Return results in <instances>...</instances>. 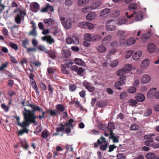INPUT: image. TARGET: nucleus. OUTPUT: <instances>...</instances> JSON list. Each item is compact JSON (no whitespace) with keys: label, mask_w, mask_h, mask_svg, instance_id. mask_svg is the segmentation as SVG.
I'll list each match as a JSON object with an SVG mask.
<instances>
[{"label":"nucleus","mask_w":159,"mask_h":159,"mask_svg":"<svg viewBox=\"0 0 159 159\" xmlns=\"http://www.w3.org/2000/svg\"><path fill=\"white\" fill-rule=\"evenodd\" d=\"M14 13H16L14 16L15 22L17 24H20L24 20V18L26 16V10L24 8H18L15 9Z\"/></svg>","instance_id":"f257e3e1"},{"label":"nucleus","mask_w":159,"mask_h":159,"mask_svg":"<svg viewBox=\"0 0 159 159\" xmlns=\"http://www.w3.org/2000/svg\"><path fill=\"white\" fill-rule=\"evenodd\" d=\"M106 26L108 30L113 31L116 29V22L113 19L108 20L106 22Z\"/></svg>","instance_id":"f03ea898"},{"label":"nucleus","mask_w":159,"mask_h":159,"mask_svg":"<svg viewBox=\"0 0 159 159\" xmlns=\"http://www.w3.org/2000/svg\"><path fill=\"white\" fill-rule=\"evenodd\" d=\"M60 20L62 24L66 29H68L71 27L72 22L70 19L68 18L66 20L64 17H61Z\"/></svg>","instance_id":"7ed1b4c3"},{"label":"nucleus","mask_w":159,"mask_h":159,"mask_svg":"<svg viewBox=\"0 0 159 159\" xmlns=\"http://www.w3.org/2000/svg\"><path fill=\"white\" fill-rule=\"evenodd\" d=\"M97 142L100 145V149L101 150L105 151L106 149L108 143L104 138L102 136L100 139L98 140Z\"/></svg>","instance_id":"20e7f679"},{"label":"nucleus","mask_w":159,"mask_h":159,"mask_svg":"<svg viewBox=\"0 0 159 159\" xmlns=\"http://www.w3.org/2000/svg\"><path fill=\"white\" fill-rule=\"evenodd\" d=\"M155 136V135L153 134L145 135L144 136V138L145 139H147L145 141V144L147 146H149L150 143L153 141V137Z\"/></svg>","instance_id":"39448f33"},{"label":"nucleus","mask_w":159,"mask_h":159,"mask_svg":"<svg viewBox=\"0 0 159 159\" xmlns=\"http://www.w3.org/2000/svg\"><path fill=\"white\" fill-rule=\"evenodd\" d=\"M66 42L68 44H71L72 43L77 44L79 43L78 38L75 36H73L72 38L70 37L67 38L66 39Z\"/></svg>","instance_id":"423d86ee"},{"label":"nucleus","mask_w":159,"mask_h":159,"mask_svg":"<svg viewBox=\"0 0 159 159\" xmlns=\"http://www.w3.org/2000/svg\"><path fill=\"white\" fill-rule=\"evenodd\" d=\"M14 117L16 119V122L18 125L20 127H25L26 122L25 118H27V117L25 114H24V120L21 123L20 122V117L19 116H14Z\"/></svg>","instance_id":"0eeeda50"},{"label":"nucleus","mask_w":159,"mask_h":159,"mask_svg":"<svg viewBox=\"0 0 159 159\" xmlns=\"http://www.w3.org/2000/svg\"><path fill=\"white\" fill-rule=\"evenodd\" d=\"M83 84L85 88L90 92H93L95 90L94 87L92 86L91 83L89 82L86 80L84 81L83 82Z\"/></svg>","instance_id":"6e6552de"},{"label":"nucleus","mask_w":159,"mask_h":159,"mask_svg":"<svg viewBox=\"0 0 159 159\" xmlns=\"http://www.w3.org/2000/svg\"><path fill=\"white\" fill-rule=\"evenodd\" d=\"M134 18L136 21H139L143 19V14L140 11L138 12H134Z\"/></svg>","instance_id":"1a4fd4ad"},{"label":"nucleus","mask_w":159,"mask_h":159,"mask_svg":"<svg viewBox=\"0 0 159 159\" xmlns=\"http://www.w3.org/2000/svg\"><path fill=\"white\" fill-rule=\"evenodd\" d=\"M151 80V77L147 74L143 75L141 78V81L143 84H146L149 82Z\"/></svg>","instance_id":"9d476101"},{"label":"nucleus","mask_w":159,"mask_h":159,"mask_svg":"<svg viewBox=\"0 0 159 159\" xmlns=\"http://www.w3.org/2000/svg\"><path fill=\"white\" fill-rule=\"evenodd\" d=\"M102 4V2L101 0L96 1L92 2L90 5V8L92 10H95L99 7Z\"/></svg>","instance_id":"9b49d317"},{"label":"nucleus","mask_w":159,"mask_h":159,"mask_svg":"<svg viewBox=\"0 0 159 159\" xmlns=\"http://www.w3.org/2000/svg\"><path fill=\"white\" fill-rule=\"evenodd\" d=\"M132 22L128 23L127 20L124 17H121L117 19L116 21V23L119 25H121L125 24H129L132 23Z\"/></svg>","instance_id":"f8f14e48"},{"label":"nucleus","mask_w":159,"mask_h":159,"mask_svg":"<svg viewBox=\"0 0 159 159\" xmlns=\"http://www.w3.org/2000/svg\"><path fill=\"white\" fill-rule=\"evenodd\" d=\"M43 22L48 26H50L53 25H57V24L56 22L51 18L44 19L43 20Z\"/></svg>","instance_id":"ddd939ff"},{"label":"nucleus","mask_w":159,"mask_h":159,"mask_svg":"<svg viewBox=\"0 0 159 159\" xmlns=\"http://www.w3.org/2000/svg\"><path fill=\"white\" fill-rule=\"evenodd\" d=\"M42 39L43 41H46L49 44H52L55 43V41L50 35L44 36L42 38Z\"/></svg>","instance_id":"4468645a"},{"label":"nucleus","mask_w":159,"mask_h":159,"mask_svg":"<svg viewBox=\"0 0 159 159\" xmlns=\"http://www.w3.org/2000/svg\"><path fill=\"white\" fill-rule=\"evenodd\" d=\"M147 49L149 53H153L156 51L157 47L154 44L151 43L148 46Z\"/></svg>","instance_id":"2eb2a0df"},{"label":"nucleus","mask_w":159,"mask_h":159,"mask_svg":"<svg viewBox=\"0 0 159 159\" xmlns=\"http://www.w3.org/2000/svg\"><path fill=\"white\" fill-rule=\"evenodd\" d=\"M150 64V61L148 59L144 60L140 64V66L142 69L147 68Z\"/></svg>","instance_id":"dca6fc26"},{"label":"nucleus","mask_w":159,"mask_h":159,"mask_svg":"<svg viewBox=\"0 0 159 159\" xmlns=\"http://www.w3.org/2000/svg\"><path fill=\"white\" fill-rule=\"evenodd\" d=\"M97 17L96 14L94 12H91L88 14L86 16V19L89 20L95 19Z\"/></svg>","instance_id":"f3484780"},{"label":"nucleus","mask_w":159,"mask_h":159,"mask_svg":"<svg viewBox=\"0 0 159 159\" xmlns=\"http://www.w3.org/2000/svg\"><path fill=\"white\" fill-rule=\"evenodd\" d=\"M142 54V51L140 50L138 51L133 55L132 56L133 59L137 61L138 60L141 56Z\"/></svg>","instance_id":"a211bd4d"},{"label":"nucleus","mask_w":159,"mask_h":159,"mask_svg":"<svg viewBox=\"0 0 159 159\" xmlns=\"http://www.w3.org/2000/svg\"><path fill=\"white\" fill-rule=\"evenodd\" d=\"M111 36L109 35L104 37L101 41L102 43L104 45H106L109 43L111 39Z\"/></svg>","instance_id":"6ab92c4d"},{"label":"nucleus","mask_w":159,"mask_h":159,"mask_svg":"<svg viewBox=\"0 0 159 159\" xmlns=\"http://www.w3.org/2000/svg\"><path fill=\"white\" fill-rule=\"evenodd\" d=\"M157 92L156 89L155 88L151 89L147 93V96L149 98H151L152 96L155 97L156 92Z\"/></svg>","instance_id":"aec40b11"},{"label":"nucleus","mask_w":159,"mask_h":159,"mask_svg":"<svg viewBox=\"0 0 159 159\" xmlns=\"http://www.w3.org/2000/svg\"><path fill=\"white\" fill-rule=\"evenodd\" d=\"M109 139H112L113 142L114 143H118L119 142L118 137L114 135L113 131L111 130L110 131Z\"/></svg>","instance_id":"412c9836"},{"label":"nucleus","mask_w":159,"mask_h":159,"mask_svg":"<svg viewBox=\"0 0 159 159\" xmlns=\"http://www.w3.org/2000/svg\"><path fill=\"white\" fill-rule=\"evenodd\" d=\"M136 42V39L134 37H130L126 41V44L130 46L134 44Z\"/></svg>","instance_id":"4be33fe9"},{"label":"nucleus","mask_w":159,"mask_h":159,"mask_svg":"<svg viewBox=\"0 0 159 159\" xmlns=\"http://www.w3.org/2000/svg\"><path fill=\"white\" fill-rule=\"evenodd\" d=\"M31 7L33 12H36L37 11L39 6L38 3L35 2L31 4Z\"/></svg>","instance_id":"5701e85b"},{"label":"nucleus","mask_w":159,"mask_h":159,"mask_svg":"<svg viewBox=\"0 0 159 159\" xmlns=\"http://www.w3.org/2000/svg\"><path fill=\"white\" fill-rule=\"evenodd\" d=\"M96 50L98 52L102 53L105 52L107 49L104 45H100L97 47Z\"/></svg>","instance_id":"b1692460"},{"label":"nucleus","mask_w":159,"mask_h":159,"mask_svg":"<svg viewBox=\"0 0 159 159\" xmlns=\"http://www.w3.org/2000/svg\"><path fill=\"white\" fill-rule=\"evenodd\" d=\"M146 157L148 159H158L156 156L155 154L153 152H149L146 155Z\"/></svg>","instance_id":"393cba45"},{"label":"nucleus","mask_w":159,"mask_h":159,"mask_svg":"<svg viewBox=\"0 0 159 159\" xmlns=\"http://www.w3.org/2000/svg\"><path fill=\"white\" fill-rule=\"evenodd\" d=\"M135 98L139 102H143L145 99V97L141 93H138L135 96Z\"/></svg>","instance_id":"a878e982"},{"label":"nucleus","mask_w":159,"mask_h":159,"mask_svg":"<svg viewBox=\"0 0 159 159\" xmlns=\"http://www.w3.org/2000/svg\"><path fill=\"white\" fill-rule=\"evenodd\" d=\"M25 119L26 121L25 127L28 126V127L31 123H33L35 125H38L37 122L35 120H29L27 118H25Z\"/></svg>","instance_id":"bb28decb"},{"label":"nucleus","mask_w":159,"mask_h":159,"mask_svg":"<svg viewBox=\"0 0 159 159\" xmlns=\"http://www.w3.org/2000/svg\"><path fill=\"white\" fill-rule=\"evenodd\" d=\"M22 128V129H20L18 132V135H21L23 134L24 133H28L29 132V130L27 128L28 126L25 127H21Z\"/></svg>","instance_id":"cd10ccee"},{"label":"nucleus","mask_w":159,"mask_h":159,"mask_svg":"<svg viewBox=\"0 0 159 159\" xmlns=\"http://www.w3.org/2000/svg\"><path fill=\"white\" fill-rule=\"evenodd\" d=\"M132 68V65L130 64H128L125 65L123 68L126 73L130 72Z\"/></svg>","instance_id":"c85d7f7f"},{"label":"nucleus","mask_w":159,"mask_h":159,"mask_svg":"<svg viewBox=\"0 0 159 159\" xmlns=\"http://www.w3.org/2000/svg\"><path fill=\"white\" fill-rule=\"evenodd\" d=\"M57 110L60 112H63L65 110L64 106L61 104H58L56 106Z\"/></svg>","instance_id":"c756f323"},{"label":"nucleus","mask_w":159,"mask_h":159,"mask_svg":"<svg viewBox=\"0 0 159 159\" xmlns=\"http://www.w3.org/2000/svg\"><path fill=\"white\" fill-rule=\"evenodd\" d=\"M35 111H34V109H33L31 114H30L29 116H26L27 119H29V120H35L36 118H38V116H36L35 115Z\"/></svg>","instance_id":"7c9ffc66"},{"label":"nucleus","mask_w":159,"mask_h":159,"mask_svg":"<svg viewBox=\"0 0 159 159\" xmlns=\"http://www.w3.org/2000/svg\"><path fill=\"white\" fill-rule=\"evenodd\" d=\"M110 9L108 8H105L101 11L100 16H104L110 13Z\"/></svg>","instance_id":"2f4dec72"},{"label":"nucleus","mask_w":159,"mask_h":159,"mask_svg":"<svg viewBox=\"0 0 159 159\" xmlns=\"http://www.w3.org/2000/svg\"><path fill=\"white\" fill-rule=\"evenodd\" d=\"M62 57L63 58H67L71 55L70 52L68 50H64L62 51Z\"/></svg>","instance_id":"473e14b6"},{"label":"nucleus","mask_w":159,"mask_h":159,"mask_svg":"<svg viewBox=\"0 0 159 159\" xmlns=\"http://www.w3.org/2000/svg\"><path fill=\"white\" fill-rule=\"evenodd\" d=\"M33 109L34 111H41L42 113V116L43 117L44 116L45 112L43 111L42 108H40L39 106L35 105Z\"/></svg>","instance_id":"72a5a7b5"},{"label":"nucleus","mask_w":159,"mask_h":159,"mask_svg":"<svg viewBox=\"0 0 159 159\" xmlns=\"http://www.w3.org/2000/svg\"><path fill=\"white\" fill-rule=\"evenodd\" d=\"M126 74L123 68L118 70L117 73V75L120 77L125 76L124 75H125Z\"/></svg>","instance_id":"f704fd0d"},{"label":"nucleus","mask_w":159,"mask_h":159,"mask_svg":"<svg viewBox=\"0 0 159 159\" xmlns=\"http://www.w3.org/2000/svg\"><path fill=\"white\" fill-rule=\"evenodd\" d=\"M74 61L75 63L79 65L83 66L85 65L84 62L81 59L78 58H75Z\"/></svg>","instance_id":"c9c22d12"},{"label":"nucleus","mask_w":159,"mask_h":159,"mask_svg":"<svg viewBox=\"0 0 159 159\" xmlns=\"http://www.w3.org/2000/svg\"><path fill=\"white\" fill-rule=\"evenodd\" d=\"M84 39L85 41L90 42L91 40L93 41V36L92 37L91 34H86L84 35Z\"/></svg>","instance_id":"e433bc0d"},{"label":"nucleus","mask_w":159,"mask_h":159,"mask_svg":"<svg viewBox=\"0 0 159 159\" xmlns=\"http://www.w3.org/2000/svg\"><path fill=\"white\" fill-rule=\"evenodd\" d=\"M114 127L115 126L113 123L111 122H109L107 129L109 130L110 134V131L111 130L113 131V129H114Z\"/></svg>","instance_id":"4c0bfd02"},{"label":"nucleus","mask_w":159,"mask_h":159,"mask_svg":"<svg viewBox=\"0 0 159 159\" xmlns=\"http://www.w3.org/2000/svg\"><path fill=\"white\" fill-rule=\"evenodd\" d=\"M77 88V86L75 84H70L69 87V90L71 92L75 91Z\"/></svg>","instance_id":"58836bf2"},{"label":"nucleus","mask_w":159,"mask_h":159,"mask_svg":"<svg viewBox=\"0 0 159 159\" xmlns=\"http://www.w3.org/2000/svg\"><path fill=\"white\" fill-rule=\"evenodd\" d=\"M137 8V5L134 3H132L129 6V9L130 11H133Z\"/></svg>","instance_id":"ea45409f"},{"label":"nucleus","mask_w":159,"mask_h":159,"mask_svg":"<svg viewBox=\"0 0 159 159\" xmlns=\"http://www.w3.org/2000/svg\"><path fill=\"white\" fill-rule=\"evenodd\" d=\"M66 68L65 65H62L61 66V70L62 72L64 74H69V72L66 69Z\"/></svg>","instance_id":"a19ab883"},{"label":"nucleus","mask_w":159,"mask_h":159,"mask_svg":"<svg viewBox=\"0 0 159 159\" xmlns=\"http://www.w3.org/2000/svg\"><path fill=\"white\" fill-rule=\"evenodd\" d=\"M89 2V0H78V5L81 6L83 5L86 4Z\"/></svg>","instance_id":"79ce46f5"},{"label":"nucleus","mask_w":159,"mask_h":159,"mask_svg":"<svg viewBox=\"0 0 159 159\" xmlns=\"http://www.w3.org/2000/svg\"><path fill=\"white\" fill-rule=\"evenodd\" d=\"M128 102L129 105L132 107L135 106L137 103V102L136 101L133 99L129 100Z\"/></svg>","instance_id":"37998d69"},{"label":"nucleus","mask_w":159,"mask_h":159,"mask_svg":"<svg viewBox=\"0 0 159 159\" xmlns=\"http://www.w3.org/2000/svg\"><path fill=\"white\" fill-rule=\"evenodd\" d=\"M49 134L48 131L47 130H43L41 133L42 136L43 138H47Z\"/></svg>","instance_id":"c03bdc74"},{"label":"nucleus","mask_w":159,"mask_h":159,"mask_svg":"<svg viewBox=\"0 0 159 159\" xmlns=\"http://www.w3.org/2000/svg\"><path fill=\"white\" fill-rule=\"evenodd\" d=\"M118 61L117 60H116L113 61L111 62V63H109V65L110 66L112 67H116L118 65Z\"/></svg>","instance_id":"a18cd8bd"},{"label":"nucleus","mask_w":159,"mask_h":159,"mask_svg":"<svg viewBox=\"0 0 159 159\" xmlns=\"http://www.w3.org/2000/svg\"><path fill=\"white\" fill-rule=\"evenodd\" d=\"M55 71V69L52 67H50L48 68L47 70V75L48 76V74H50L54 73Z\"/></svg>","instance_id":"49530a36"},{"label":"nucleus","mask_w":159,"mask_h":159,"mask_svg":"<svg viewBox=\"0 0 159 159\" xmlns=\"http://www.w3.org/2000/svg\"><path fill=\"white\" fill-rule=\"evenodd\" d=\"M29 35H32L34 37H36L37 35V34L36 32V29L35 28L32 29V30L29 33Z\"/></svg>","instance_id":"de8ad7c7"},{"label":"nucleus","mask_w":159,"mask_h":159,"mask_svg":"<svg viewBox=\"0 0 159 159\" xmlns=\"http://www.w3.org/2000/svg\"><path fill=\"white\" fill-rule=\"evenodd\" d=\"M102 39V37L99 35H94L93 36V41H98Z\"/></svg>","instance_id":"09e8293b"},{"label":"nucleus","mask_w":159,"mask_h":159,"mask_svg":"<svg viewBox=\"0 0 159 159\" xmlns=\"http://www.w3.org/2000/svg\"><path fill=\"white\" fill-rule=\"evenodd\" d=\"M10 46L15 50H17L18 49V45L16 43H14L12 42H10L9 43Z\"/></svg>","instance_id":"8fccbe9b"},{"label":"nucleus","mask_w":159,"mask_h":159,"mask_svg":"<svg viewBox=\"0 0 159 159\" xmlns=\"http://www.w3.org/2000/svg\"><path fill=\"white\" fill-rule=\"evenodd\" d=\"M134 52L132 50H129L128 51L125 53V57L126 58H129L132 55Z\"/></svg>","instance_id":"3c124183"},{"label":"nucleus","mask_w":159,"mask_h":159,"mask_svg":"<svg viewBox=\"0 0 159 159\" xmlns=\"http://www.w3.org/2000/svg\"><path fill=\"white\" fill-rule=\"evenodd\" d=\"M22 45L25 48H27L26 46L29 44V41L27 38H26L25 40H22Z\"/></svg>","instance_id":"603ef678"},{"label":"nucleus","mask_w":159,"mask_h":159,"mask_svg":"<svg viewBox=\"0 0 159 159\" xmlns=\"http://www.w3.org/2000/svg\"><path fill=\"white\" fill-rule=\"evenodd\" d=\"M61 32L60 30L57 28H56V29L53 32V34L57 36H58L61 34Z\"/></svg>","instance_id":"864d4df0"},{"label":"nucleus","mask_w":159,"mask_h":159,"mask_svg":"<svg viewBox=\"0 0 159 159\" xmlns=\"http://www.w3.org/2000/svg\"><path fill=\"white\" fill-rule=\"evenodd\" d=\"M78 26L81 28H87V22H80L78 24Z\"/></svg>","instance_id":"5fc2aeb1"},{"label":"nucleus","mask_w":159,"mask_h":159,"mask_svg":"<svg viewBox=\"0 0 159 159\" xmlns=\"http://www.w3.org/2000/svg\"><path fill=\"white\" fill-rule=\"evenodd\" d=\"M49 112L51 116H56L57 114V111L56 110H47V112Z\"/></svg>","instance_id":"6e6d98bb"},{"label":"nucleus","mask_w":159,"mask_h":159,"mask_svg":"<svg viewBox=\"0 0 159 159\" xmlns=\"http://www.w3.org/2000/svg\"><path fill=\"white\" fill-rule=\"evenodd\" d=\"M9 63L8 62H6L4 64H2L0 67V71H3L7 67V65Z\"/></svg>","instance_id":"4d7b16f0"},{"label":"nucleus","mask_w":159,"mask_h":159,"mask_svg":"<svg viewBox=\"0 0 159 159\" xmlns=\"http://www.w3.org/2000/svg\"><path fill=\"white\" fill-rule=\"evenodd\" d=\"M73 63V62L70 60L66 61L65 62V64L68 68H70L71 67Z\"/></svg>","instance_id":"13d9d810"},{"label":"nucleus","mask_w":159,"mask_h":159,"mask_svg":"<svg viewBox=\"0 0 159 159\" xmlns=\"http://www.w3.org/2000/svg\"><path fill=\"white\" fill-rule=\"evenodd\" d=\"M152 110L149 109H147L144 113V116H149L152 114Z\"/></svg>","instance_id":"bf43d9fd"},{"label":"nucleus","mask_w":159,"mask_h":159,"mask_svg":"<svg viewBox=\"0 0 159 159\" xmlns=\"http://www.w3.org/2000/svg\"><path fill=\"white\" fill-rule=\"evenodd\" d=\"M75 106L76 107H79L80 109L82 110L83 108V106H82L81 104L80 103V102L78 101H75Z\"/></svg>","instance_id":"052dcab7"},{"label":"nucleus","mask_w":159,"mask_h":159,"mask_svg":"<svg viewBox=\"0 0 159 159\" xmlns=\"http://www.w3.org/2000/svg\"><path fill=\"white\" fill-rule=\"evenodd\" d=\"M84 71V69L81 67H80L79 68V69H78L76 72L77 73L78 75L82 76L83 75L82 74Z\"/></svg>","instance_id":"680f3d73"},{"label":"nucleus","mask_w":159,"mask_h":159,"mask_svg":"<svg viewBox=\"0 0 159 159\" xmlns=\"http://www.w3.org/2000/svg\"><path fill=\"white\" fill-rule=\"evenodd\" d=\"M90 9H91L90 8V7H89V6H86L83 8L82 9V11L85 13H87L89 12Z\"/></svg>","instance_id":"e2e57ef3"},{"label":"nucleus","mask_w":159,"mask_h":159,"mask_svg":"<svg viewBox=\"0 0 159 159\" xmlns=\"http://www.w3.org/2000/svg\"><path fill=\"white\" fill-rule=\"evenodd\" d=\"M151 36V34L150 32H149L148 34H144L142 35V39H148L150 38Z\"/></svg>","instance_id":"0e129e2a"},{"label":"nucleus","mask_w":159,"mask_h":159,"mask_svg":"<svg viewBox=\"0 0 159 159\" xmlns=\"http://www.w3.org/2000/svg\"><path fill=\"white\" fill-rule=\"evenodd\" d=\"M122 84H123L119 81L116 82L115 83V87L117 89L120 90L121 89L120 87V86Z\"/></svg>","instance_id":"69168bd1"},{"label":"nucleus","mask_w":159,"mask_h":159,"mask_svg":"<svg viewBox=\"0 0 159 159\" xmlns=\"http://www.w3.org/2000/svg\"><path fill=\"white\" fill-rule=\"evenodd\" d=\"M136 89L133 87H130L128 89V92L130 93H133L136 92Z\"/></svg>","instance_id":"338daca9"},{"label":"nucleus","mask_w":159,"mask_h":159,"mask_svg":"<svg viewBox=\"0 0 159 159\" xmlns=\"http://www.w3.org/2000/svg\"><path fill=\"white\" fill-rule=\"evenodd\" d=\"M120 13V11L118 10H114L113 12L112 15L114 17H116L119 16Z\"/></svg>","instance_id":"774afa93"}]
</instances>
